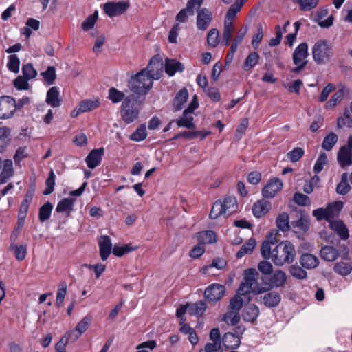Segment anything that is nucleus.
I'll return each mask as SVG.
<instances>
[{
  "label": "nucleus",
  "mask_w": 352,
  "mask_h": 352,
  "mask_svg": "<svg viewBox=\"0 0 352 352\" xmlns=\"http://www.w3.org/2000/svg\"><path fill=\"white\" fill-rule=\"evenodd\" d=\"M144 100V97L134 94H130L124 99L120 106V113L125 124H131L139 118Z\"/></svg>",
  "instance_id": "obj_1"
},
{
  "label": "nucleus",
  "mask_w": 352,
  "mask_h": 352,
  "mask_svg": "<svg viewBox=\"0 0 352 352\" xmlns=\"http://www.w3.org/2000/svg\"><path fill=\"white\" fill-rule=\"evenodd\" d=\"M296 257L294 245L289 241H282L272 250V261L277 266L291 263Z\"/></svg>",
  "instance_id": "obj_2"
},
{
  "label": "nucleus",
  "mask_w": 352,
  "mask_h": 352,
  "mask_svg": "<svg viewBox=\"0 0 352 352\" xmlns=\"http://www.w3.org/2000/svg\"><path fill=\"white\" fill-rule=\"evenodd\" d=\"M153 81L146 74L145 69H142L135 76H131L128 82L130 90L137 96H144L151 89Z\"/></svg>",
  "instance_id": "obj_3"
},
{
  "label": "nucleus",
  "mask_w": 352,
  "mask_h": 352,
  "mask_svg": "<svg viewBox=\"0 0 352 352\" xmlns=\"http://www.w3.org/2000/svg\"><path fill=\"white\" fill-rule=\"evenodd\" d=\"M258 272L255 268H248L243 272V281L239 289V294H246L250 292L261 294L266 292L263 286H260L257 283Z\"/></svg>",
  "instance_id": "obj_4"
},
{
  "label": "nucleus",
  "mask_w": 352,
  "mask_h": 352,
  "mask_svg": "<svg viewBox=\"0 0 352 352\" xmlns=\"http://www.w3.org/2000/svg\"><path fill=\"white\" fill-rule=\"evenodd\" d=\"M243 294L238 293L231 298L229 305V311L226 312L223 317V320L229 325H235L240 320L239 311L243 307V300L241 298Z\"/></svg>",
  "instance_id": "obj_5"
},
{
  "label": "nucleus",
  "mask_w": 352,
  "mask_h": 352,
  "mask_svg": "<svg viewBox=\"0 0 352 352\" xmlns=\"http://www.w3.org/2000/svg\"><path fill=\"white\" fill-rule=\"evenodd\" d=\"M314 60L318 64L325 63L331 57L332 49L329 42L326 40L318 41L312 48Z\"/></svg>",
  "instance_id": "obj_6"
},
{
  "label": "nucleus",
  "mask_w": 352,
  "mask_h": 352,
  "mask_svg": "<svg viewBox=\"0 0 352 352\" xmlns=\"http://www.w3.org/2000/svg\"><path fill=\"white\" fill-rule=\"evenodd\" d=\"M164 64L162 60L158 56H154L150 60L147 67L143 69L146 70V74L153 80H158L163 74Z\"/></svg>",
  "instance_id": "obj_7"
},
{
  "label": "nucleus",
  "mask_w": 352,
  "mask_h": 352,
  "mask_svg": "<svg viewBox=\"0 0 352 352\" xmlns=\"http://www.w3.org/2000/svg\"><path fill=\"white\" fill-rule=\"evenodd\" d=\"M129 8V3L126 1L118 2H107L104 5V12L110 17L123 14Z\"/></svg>",
  "instance_id": "obj_8"
},
{
  "label": "nucleus",
  "mask_w": 352,
  "mask_h": 352,
  "mask_svg": "<svg viewBox=\"0 0 352 352\" xmlns=\"http://www.w3.org/2000/svg\"><path fill=\"white\" fill-rule=\"evenodd\" d=\"M14 99L5 96L0 98V119H8L14 116L15 108Z\"/></svg>",
  "instance_id": "obj_9"
},
{
  "label": "nucleus",
  "mask_w": 352,
  "mask_h": 352,
  "mask_svg": "<svg viewBox=\"0 0 352 352\" xmlns=\"http://www.w3.org/2000/svg\"><path fill=\"white\" fill-rule=\"evenodd\" d=\"M204 0H189L186 8L181 10L176 16V20L180 23L187 21L188 15L192 16L195 9H199L203 4Z\"/></svg>",
  "instance_id": "obj_10"
},
{
  "label": "nucleus",
  "mask_w": 352,
  "mask_h": 352,
  "mask_svg": "<svg viewBox=\"0 0 352 352\" xmlns=\"http://www.w3.org/2000/svg\"><path fill=\"white\" fill-rule=\"evenodd\" d=\"M287 281L286 274L281 270H276L272 273L270 278V283H265V289L270 291L273 287H283Z\"/></svg>",
  "instance_id": "obj_11"
},
{
  "label": "nucleus",
  "mask_w": 352,
  "mask_h": 352,
  "mask_svg": "<svg viewBox=\"0 0 352 352\" xmlns=\"http://www.w3.org/2000/svg\"><path fill=\"white\" fill-rule=\"evenodd\" d=\"M226 293V287L221 284H212L204 292V297L209 301L219 300Z\"/></svg>",
  "instance_id": "obj_12"
},
{
  "label": "nucleus",
  "mask_w": 352,
  "mask_h": 352,
  "mask_svg": "<svg viewBox=\"0 0 352 352\" xmlns=\"http://www.w3.org/2000/svg\"><path fill=\"white\" fill-rule=\"evenodd\" d=\"M283 188V183L278 177L269 180L262 190V195L265 198H273Z\"/></svg>",
  "instance_id": "obj_13"
},
{
  "label": "nucleus",
  "mask_w": 352,
  "mask_h": 352,
  "mask_svg": "<svg viewBox=\"0 0 352 352\" xmlns=\"http://www.w3.org/2000/svg\"><path fill=\"white\" fill-rule=\"evenodd\" d=\"M212 20V14L207 8H203L197 10V27L198 30L204 31L208 29Z\"/></svg>",
  "instance_id": "obj_14"
},
{
  "label": "nucleus",
  "mask_w": 352,
  "mask_h": 352,
  "mask_svg": "<svg viewBox=\"0 0 352 352\" xmlns=\"http://www.w3.org/2000/svg\"><path fill=\"white\" fill-rule=\"evenodd\" d=\"M104 154V148L91 150L85 159L87 166L91 169L97 167L101 163Z\"/></svg>",
  "instance_id": "obj_15"
},
{
  "label": "nucleus",
  "mask_w": 352,
  "mask_h": 352,
  "mask_svg": "<svg viewBox=\"0 0 352 352\" xmlns=\"http://www.w3.org/2000/svg\"><path fill=\"white\" fill-rule=\"evenodd\" d=\"M238 332L239 331H235L236 333L232 331L226 332L223 335V338H221L222 347L224 346L226 349L237 348L241 343V340Z\"/></svg>",
  "instance_id": "obj_16"
},
{
  "label": "nucleus",
  "mask_w": 352,
  "mask_h": 352,
  "mask_svg": "<svg viewBox=\"0 0 352 352\" xmlns=\"http://www.w3.org/2000/svg\"><path fill=\"white\" fill-rule=\"evenodd\" d=\"M348 92V88L344 84H339L338 90L331 96V99L326 103L325 108L330 109L335 107L338 104L342 102L344 95Z\"/></svg>",
  "instance_id": "obj_17"
},
{
  "label": "nucleus",
  "mask_w": 352,
  "mask_h": 352,
  "mask_svg": "<svg viewBox=\"0 0 352 352\" xmlns=\"http://www.w3.org/2000/svg\"><path fill=\"white\" fill-rule=\"evenodd\" d=\"M100 254L102 261H106L112 250V243L110 237L107 235L101 236L98 240Z\"/></svg>",
  "instance_id": "obj_18"
},
{
  "label": "nucleus",
  "mask_w": 352,
  "mask_h": 352,
  "mask_svg": "<svg viewBox=\"0 0 352 352\" xmlns=\"http://www.w3.org/2000/svg\"><path fill=\"white\" fill-rule=\"evenodd\" d=\"M210 338L212 342H208L205 345V352H217L219 350H223L219 331H210Z\"/></svg>",
  "instance_id": "obj_19"
},
{
  "label": "nucleus",
  "mask_w": 352,
  "mask_h": 352,
  "mask_svg": "<svg viewBox=\"0 0 352 352\" xmlns=\"http://www.w3.org/2000/svg\"><path fill=\"white\" fill-rule=\"evenodd\" d=\"M308 45L307 43H302L298 45L292 54V58L294 64L302 63L304 61H308Z\"/></svg>",
  "instance_id": "obj_20"
},
{
  "label": "nucleus",
  "mask_w": 352,
  "mask_h": 352,
  "mask_svg": "<svg viewBox=\"0 0 352 352\" xmlns=\"http://www.w3.org/2000/svg\"><path fill=\"white\" fill-rule=\"evenodd\" d=\"M46 103L53 108L58 107L62 104V100L60 98L58 88L56 86L52 87L47 92Z\"/></svg>",
  "instance_id": "obj_21"
},
{
  "label": "nucleus",
  "mask_w": 352,
  "mask_h": 352,
  "mask_svg": "<svg viewBox=\"0 0 352 352\" xmlns=\"http://www.w3.org/2000/svg\"><path fill=\"white\" fill-rule=\"evenodd\" d=\"M271 208V203L267 200L261 199L256 201L252 207V212L255 217L261 218L265 216Z\"/></svg>",
  "instance_id": "obj_22"
},
{
  "label": "nucleus",
  "mask_w": 352,
  "mask_h": 352,
  "mask_svg": "<svg viewBox=\"0 0 352 352\" xmlns=\"http://www.w3.org/2000/svg\"><path fill=\"white\" fill-rule=\"evenodd\" d=\"M338 162L342 168L352 164V153L346 146L341 147L338 153Z\"/></svg>",
  "instance_id": "obj_23"
},
{
  "label": "nucleus",
  "mask_w": 352,
  "mask_h": 352,
  "mask_svg": "<svg viewBox=\"0 0 352 352\" xmlns=\"http://www.w3.org/2000/svg\"><path fill=\"white\" fill-rule=\"evenodd\" d=\"M2 167V170L0 173V184H4L7 180L13 175V163L11 160H6L1 161L0 169Z\"/></svg>",
  "instance_id": "obj_24"
},
{
  "label": "nucleus",
  "mask_w": 352,
  "mask_h": 352,
  "mask_svg": "<svg viewBox=\"0 0 352 352\" xmlns=\"http://www.w3.org/2000/svg\"><path fill=\"white\" fill-rule=\"evenodd\" d=\"M329 10L327 8H323L320 11L318 12L316 14L314 21L317 22L318 25L321 28H328L333 25V15L329 16L326 20L322 21V19L327 16Z\"/></svg>",
  "instance_id": "obj_25"
},
{
  "label": "nucleus",
  "mask_w": 352,
  "mask_h": 352,
  "mask_svg": "<svg viewBox=\"0 0 352 352\" xmlns=\"http://www.w3.org/2000/svg\"><path fill=\"white\" fill-rule=\"evenodd\" d=\"M262 302L267 307L278 306L281 300V296L276 292L272 291L261 297Z\"/></svg>",
  "instance_id": "obj_26"
},
{
  "label": "nucleus",
  "mask_w": 352,
  "mask_h": 352,
  "mask_svg": "<svg viewBox=\"0 0 352 352\" xmlns=\"http://www.w3.org/2000/svg\"><path fill=\"white\" fill-rule=\"evenodd\" d=\"M329 226L331 229L337 233L342 239L346 240L349 238L348 228L342 221H331L329 222Z\"/></svg>",
  "instance_id": "obj_27"
},
{
  "label": "nucleus",
  "mask_w": 352,
  "mask_h": 352,
  "mask_svg": "<svg viewBox=\"0 0 352 352\" xmlns=\"http://www.w3.org/2000/svg\"><path fill=\"white\" fill-rule=\"evenodd\" d=\"M299 263L302 267L309 270L316 268L319 264V260L315 255L306 253L300 256Z\"/></svg>",
  "instance_id": "obj_28"
},
{
  "label": "nucleus",
  "mask_w": 352,
  "mask_h": 352,
  "mask_svg": "<svg viewBox=\"0 0 352 352\" xmlns=\"http://www.w3.org/2000/svg\"><path fill=\"white\" fill-rule=\"evenodd\" d=\"M164 69L166 73L168 76H172L177 72H183L184 66L182 63L175 59L167 58L165 61Z\"/></svg>",
  "instance_id": "obj_29"
},
{
  "label": "nucleus",
  "mask_w": 352,
  "mask_h": 352,
  "mask_svg": "<svg viewBox=\"0 0 352 352\" xmlns=\"http://www.w3.org/2000/svg\"><path fill=\"white\" fill-rule=\"evenodd\" d=\"M82 331H67L56 343V348L65 349L69 342H74L81 336Z\"/></svg>",
  "instance_id": "obj_30"
},
{
  "label": "nucleus",
  "mask_w": 352,
  "mask_h": 352,
  "mask_svg": "<svg viewBox=\"0 0 352 352\" xmlns=\"http://www.w3.org/2000/svg\"><path fill=\"white\" fill-rule=\"evenodd\" d=\"M221 204L225 208L227 217L236 212L238 208L236 199L234 196H226L224 199L221 201Z\"/></svg>",
  "instance_id": "obj_31"
},
{
  "label": "nucleus",
  "mask_w": 352,
  "mask_h": 352,
  "mask_svg": "<svg viewBox=\"0 0 352 352\" xmlns=\"http://www.w3.org/2000/svg\"><path fill=\"white\" fill-rule=\"evenodd\" d=\"M192 113L184 110L182 113V116L179 119L176 120V123L179 127H185L189 129H193L195 128V125L193 122L194 118L191 115Z\"/></svg>",
  "instance_id": "obj_32"
},
{
  "label": "nucleus",
  "mask_w": 352,
  "mask_h": 352,
  "mask_svg": "<svg viewBox=\"0 0 352 352\" xmlns=\"http://www.w3.org/2000/svg\"><path fill=\"white\" fill-rule=\"evenodd\" d=\"M188 98V92L186 88H183L177 93L174 101H173V107L175 111H179L182 109V107L184 103L187 101Z\"/></svg>",
  "instance_id": "obj_33"
},
{
  "label": "nucleus",
  "mask_w": 352,
  "mask_h": 352,
  "mask_svg": "<svg viewBox=\"0 0 352 352\" xmlns=\"http://www.w3.org/2000/svg\"><path fill=\"white\" fill-rule=\"evenodd\" d=\"M207 308L206 302L203 300L195 303H188V314L197 317L201 316Z\"/></svg>",
  "instance_id": "obj_34"
},
{
  "label": "nucleus",
  "mask_w": 352,
  "mask_h": 352,
  "mask_svg": "<svg viewBox=\"0 0 352 352\" xmlns=\"http://www.w3.org/2000/svg\"><path fill=\"white\" fill-rule=\"evenodd\" d=\"M80 111L82 113L93 111L100 106V101L98 98L85 99L79 103Z\"/></svg>",
  "instance_id": "obj_35"
},
{
  "label": "nucleus",
  "mask_w": 352,
  "mask_h": 352,
  "mask_svg": "<svg viewBox=\"0 0 352 352\" xmlns=\"http://www.w3.org/2000/svg\"><path fill=\"white\" fill-rule=\"evenodd\" d=\"M320 256L327 261H333L338 256V250L332 246H324L320 250Z\"/></svg>",
  "instance_id": "obj_36"
},
{
  "label": "nucleus",
  "mask_w": 352,
  "mask_h": 352,
  "mask_svg": "<svg viewBox=\"0 0 352 352\" xmlns=\"http://www.w3.org/2000/svg\"><path fill=\"white\" fill-rule=\"evenodd\" d=\"M11 140L10 130L8 127H0V153H3Z\"/></svg>",
  "instance_id": "obj_37"
},
{
  "label": "nucleus",
  "mask_w": 352,
  "mask_h": 352,
  "mask_svg": "<svg viewBox=\"0 0 352 352\" xmlns=\"http://www.w3.org/2000/svg\"><path fill=\"white\" fill-rule=\"evenodd\" d=\"M74 201L75 199L73 198H64L58 202L56 210L58 212H67L70 213L73 210Z\"/></svg>",
  "instance_id": "obj_38"
},
{
  "label": "nucleus",
  "mask_w": 352,
  "mask_h": 352,
  "mask_svg": "<svg viewBox=\"0 0 352 352\" xmlns=\"http://www.w3.org/2000/svg\"><path fill=\"white\" fill-rule=\"evenodd\" d=\"M276 223L278 229L283 232H287L291 228L289 215L287 212L280 214L276 218Z\"/></svg>",
  "instance_id": "obj_39"
},
{
  "label": "nucleus",
  "mask_w": 352,
  "mask_h": 352,
  "mask_svg": "<svg viewBox=\"0 0 352 352\" xmlns=\"http://www.w3.org/2000/svg\"><path fill=\"white\" fill-rule=\"evenodd\" d=\"M310 222L308 217L301 215L296 221L291 222V226L293 228L298 229L300 231L306 232L309 229Z\"/></svg>",
  "instance_id": "obj_40"
},
{
  "label": "nucleus",
  "mask_w": 352,
  "mask_h": 352,
  "mask_svg": "<svg viewBox=\"0 0 352 352\" xmlns=\"http://www.w3.org/2000/svg\"><path fill=\"white\" fill-rule=\"evenodd\" d=\"M258 314V307L252 304L245 309L243 318L245 320L252 322L257 318Z\"/></svg>",
  "instance_id": "obj_41"
},
{
  "label": "nucleus",
  "mask_w": 352,
  "mask_h": 352,
  "mask_svg": "<svg viewBox=\"0 0 352 352\" xmlns=\"http://www.w3.org/2000/svg\"><path fill=\"white\" fill-rule=\"evenodd\" d=\"M242 8V3H234L230 6L226 12L224 23H228L233 24V19L236 16V14L241 10Z\"/></svg>",
  "instance_id": "obj_42"
},
{
  "label": "nucleus",
  "mask_w": 352,
  "mask_h": 352,
  "mask_svg": "<svg viewBox=\"0 0 352 352\" xmlns=\"http://www.w3.org/2000/svg\"><path fill=\"white\" fill-rule=\"evenodd\" d=\"M126 96L124 92L115 87H111L108 91V98L114 104L124 101Z\"/></svg>",
  "instance_id": "obj_43"
},
{
  "label": "nucleus",
  "mask_w": 352,
  "mask_h": 352,
  "mask_svg": "<svg viewBox=\"0 0 352 352\" xmlns=\"http://www.w3.org/2000/svg\"><path fill=\"white\" fill-rule=\"evenodd\" d=\"M198 240L204 244H211L217 241L216 234L212 230H207L199 233Z\"/></svg>",
  "instance_id": "obj_44"
},
{
  "label": "nucleus",
  "mask_w": 352,
  "mask_h": 352,
  "mask_svg": "<svg viewBox=\"0 0 352 352\" xmlns=\"http://www.w3.org/2000/svg\"><path fill=\"white\" fill-rule=\"evenodd\" d=\"M258 60L259 54L256 52H252L250 53L243 63V69L245 71L251 69L258 63Z\"/></svg>",
  "instance_id": "obj_45"
},
{
  "label": "nucleus",
  "mask_w": 352,
  "mask_h": 352,
  "mask_svg": "<svg viewBox=\"0 0 352 352\" xmlns=\"http://www.w3.org/2000/svg\"><path fill=\"white\" fill-rule=\"evenodd\" d=\"M222 214H224L225 216L227 217V214L225 212V208L223 207L221 204V200H217L213 204L209 217L212 219H215L221 216Z\"/></svg>",
  "instance_id": "obj_46"
},
{
  "label": "nucleus",
  "mask_w": 352,
  "mask_h": 352,
  "mask_svg": "<svg viewBox=\"0 0 352 352\" xmlns=\"http://www.w3.org/2000/svg\"><path fill=\"white\" fill-rule=\"evenodd\" d=\"M338 138L336 133L333 132L330 133L323 140L322 144V148L327 151H331L338 142Z\"/></svg>",
  "instance_id": "obj_47"
},
{
  "label": "nucleus",
  "mask_w": 352,
  "mask_h": 352,
  "mask_svg": "<svg viewBox=\"0 0 352 352\" xmlns=\"http://www.w3.org/2000/svg\"><path fill=\"white\" fill-rule=\"evenodd\" d=\"M234 30L235 28L234 24L224 23L222 42L226 45H228L230 44L232 37V33L234 31Z\"/></svg>",
  "instance_id": "obj_48"
},
{
  "label": "nucleus",
  "mask_w": 352,
  "mask_h": 352,
  "mask_svg": "<svg viewBox=\"0 0 352 352\" xmlns=\"http://www.w3.org/2000/svg\"><path fill=\"white\" fill-rule=\"evenodd\" d=\"M270 238H272V240L270 241V239H267L264 241L261 248V254L266 260L270 258L272 259V250H271L270 245H274L275 242L272 239V235L270 236Z\"/></svg>",
  "instance_id": "obj_49"
},
{
  "label": "nucleus",
  "mask_w": 352,
  "mask_h": 352,
  "mask_svg": "<svg viewBox=\"0 0 352 352\" xmlns=\"http://www.w3.org/2000/svg\"><path fill=\"white\" fill-rule=\"evenodd\" d=\"M289 272L294 278L298 280L305 279L307 276V272L296 264L291 265Z\"/></svg>",
  "instance_id": "obj_50"
},
{
  "label": "nucleus",
  "mask_w": 352,
  "mask_h": 352,
  "mask_svg": "<svg viewBox=\"0 0 352 352\" xmlns=\"http://www.w3.org/2000/svg\"><path fill=\"white\" fill-rule=\"evenodd\" d=\"M53 206L50 202H47L43 205L39 209L38 219L41 222L47 220L52 213Z\"/></svg>",
  "instance_id": "obj_51"
},
{
  "label": "nucleus",
  "mask_w": 352,
  "mask_h": 352,
  "mask_svg": "<svg viewBox=\"0 0 352 352\" xmlns=\"http://www.w3.org/2000/svg\"><path fill=\"white\" fill-rule=\"evenodd\" d=\"M147 137L145 124H141L130 136L133 141L140 142L145 140Z\"/></svg>",
  "instance_id": "obj_52"
},
{
  "label": "nucleus",
  "mask_w": 352,
  "mask_h": 352,
  "mask_svg": "<svg viewBox=\"0 0 352 352\" xmlns=\"http://www.w3.org/2000/svg\"><path fill=\"white\" fill-rule=\"evenodd\" d=\"M67 285L66 282L62 281L59 283L58 291L56 293V302L57 307H60L64 301L65 296L67 294Z\"/></svg>",
  "instance_id": "obj_53"
},
{
  "label": "nucleus",
  "mask_w": 352,
  "mask_h": 352,
  "mask_svg": "<svg viewBox=\"0 0 352 352\" xmlns=\"http://www.w3.org/2000/svg\"><path fill=\"white\" fill-rule=\"evenodd\" d=\"M333 269L336 273L342 276H346L351 273L352 266L349 263L338 262L334 265Z\"/></svg>",
  "instance_id": "obj_54"
},
{
  "label": "nucleus",
  "mask_w": 352,
  "mask_h": 352,
  "mask_svg": "<svg viewBox=\"0 0 352 352\" xmlns=\"http://www.w3.org/2000/svg\"><path fill=\"white\" fill-rule=\"evenodd\" d=\"M329 210H328L327 208H320L316 209L313 211V216L315 217L318 221L325 219L330 222L332 219V217L331 216Z\"/></svg>",
  "instance_id": "obj_55"
},
{
  "label": "nucleus",
  "mask_w": 352,
  "mask_h": 352,
  "mask_svg": "<svg viewBox=\"0 0 352 352\" xmlns=\"http://www.w3.org/2000/svg\"><path fill=\"white\" fill-rule=\"evenodd\" d=\"M41 75L47 84L51 85L54 82L56 78V69L54 66H49L45 72H41Z\"/></svg>",
  "instance_id": "obj_56"
},
{
  "label": "nucleus",
  "mask_w": 352,
  "mask_h": 352,
  "mask_svg": "<svg viewBox=\"0 0 352 352\" xmlns=\"http://www.w3.org/2000/svg\"><path fill=\"white\" fill-rule=\"evenodd\" d=\"M20 60L16 54H12L8 56L7 63L8 69L16 74L19 72Z\"/></svg>",
  "instance_id": "obj_57"
},
{
  "label": "nucleus",
  "mask_w": 352,
  "mask_h": 352,
  "mask_svg": "<svg viewBox=\"0 0 352 352\" xmlns=\"http://www.w3.org/2000/svg\"><path fill=\"white\" fill-rule=\"evenodd\" d=\"M55 177L56 176L53 170H51L49 173L48 178L45 182L46 188L43 192L45 195H48L53 192L55 185Z\"/></svg>",
  "instance_id": "obj_58"
},
{
  "label": "nucleus",
  "mask_w": 352,
  "mask_h": 352,
  "mask_svg": "<svg viewBox=\"0 0 352 352\" xmlns=\"http://www.w3.org/2000/svg\"><path fill=\"white\" fill-rule=\"evenodd\" d=\"M296 3H297L300 7L301 10H311L316 8L318 3L319 0H294Z\"/></svg>",
  "instance_id": "obj_59"
},
{
  "label": "nucleus",
  "mask_w": 352,
  "mask_h": 352,
  "mask_svg": "<svg viewBox=\"0 0 352 352\" xmlns=\"http://www.w3.org/2000/svg\"><path fill=\"white\" fill-rule=\"evenodd\" d=\"M336 87L334 84L328 83L323 88V89L319 96L318 101L320 102H325L328 99L329 94L331 92L334 91L336 90Z\"/></svg>",
  "instance_id": "obj_60"
},
{
  "label": "nucleus",
  "mask_w": 352,
  "mask_h": 352,
  "mask_svg": "<svg viewBox=\"0 0 352 352\" xmlns=\"http://www.w3.org/2000/svg\"><path fill=\"white\" fill-rule=\"evenodd\" d=\"M327 156L325 153H321L319 155L314 167V171L318 174L321 172L324 168V165L327 164Z\"/></svg>",
  "instance_id": "obj_61"
},
{
  "label": "nucleus",
  "mask_w": 352,
  "mask_h": 352,
  "mask_svg": "<svg viewBox=\"0 0 352 352\" xmlns=\"http://www.w3.org/2000/svg\"><path fill=\"white\" fill-rule=\"evenodd\" d=\"M23 76L30 80L35 78L37 75V71L34 68L32 64L28 63L22 67Z\"/></svg>",
  "instance_id": "obj_62"
},
{
  "label": "nucleus",
  "mask_w": 352,
  "mask_h": 352,
  "mask_svg": "<svg viewBox=\"0 0 352 352\" xmlns=\"http://www.w3.org/2000/svg\"><path fill=\"white\" fill-rule=\"evenodd\" d=\"M258 270L263 275H270L274 272L272 263L266 260L261 261L258 263Z\"/></svg>",
  "instance_id": "obj_63"
},
{
  "label": "nucleus",
  "mask_w": 352,
  "mask_h": 352,
  "mask_svg": "<svg viewBox=\"0 0 352 352\" xmlns=\"http://www.w3.org/2000/svg\"><path fill=\"white\" fill-rule=\"evenodd\" d=\"M327 209L329 210L330 214L333 219L335 217L338 216L343 208V203L340 201H335L331 204H329L327 206Z\"/></svg>",
  "instance_id": "obj_64"
}]
</instances>
